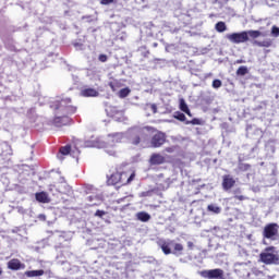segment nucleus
<instances>
[{
  "label": "nucleus",
  "mask_w": 279,
  "mask_h": 279,
  "mask_svg": "<svg viewBox=\"0 0 279 279\" xmlns=\"http://www.w3.org/2000/svg\"><path fill=\"white\" fill-rule=\"evenodd\" d=\"M48 107L54 114V119L52 120L54 128L69 125L71 123V114L77 112V107L73 106L71 97L64 95L51 98L48 101Z\"/></svg>",
  "instance_id": "1"
},
{
  "label": "nucleus",
  "mask_w": 279,
  "mask_h": 279,
  "mask_svg": "<svg viewBox=\"0 0 279 279\" xmlns=\"http://www.w3.org/2000/svg\"><path fill=\"white\" fill-rule=\"evenodd\" d=\"M153 132H156V129L151 126H133L125 134L131 145H141L151 137Z\"/></svg>",
  "instance_id": "2"
},
{
  "label": "nucleus",
  "mask_w": 279,
  "mask_h": 279,
  "mask_svg": "<svg viewBox=\"0 0 279 279\" xmlns=\"http://www.w3.org/2000/svg\"><path fill=\"white\" fill-rule=\"evenodd\" d=\"M157 244L166 256H169V254H173V256H183L184 254V245L177 243L175 240L161 239Z\"/></svg>",
  "instance_id": "3"
},
{
  "label": "nucleus",
  "mask_w": 279,
  "mask_h": 279,
  "mask_svg": "<svg viewBox=\"0 0 279 279\" xmlns=\"http://www.w3.org/2000/svg\"><path fill=\"white\" fill-rule=\"evenodd\" d=\"M264 265H279L278 250L275 246H268L259 254Z\"/></svg>",
  "instance_id": "4"
},
{
  "label": "nucleus",
  "mask_w": 279,
  "mask_h": 279,
  "mask_svg": "<svg viewBox=\"0 0 279 279\" xmlns=\"http://www.w3.org/2000/svg\"><path fill=\"white\" fill-rule=\"evenodd\" d=\"M264 239V245H269V242L267 241H278L279 234H278V223L271 222L268 223L263 231Z\"/></svg>",
  "instance_id": "5"
},
{
  "label": "nucleus",
  "mask_w": 279,
  "mask_h": 279,
  "mask_svg": "<svg viewBox=\"0 0 279 279\" xmlns=\"http://www.w3.org/2000/svg\"><path fill=\"white\" fill-rule=\"evenodd\" d=\"M234 271L242 278H250V271H252V262H236L234 265Z\"/></svg>",
  "instance_id": "6"
},
{
  "label": "nucleus",
  "mask_w": 279,
  "mask_h": 279,
  "mask_svg": "<svg viewBox=\"0 0 279 279\" xmlns=\"http://www.w3.org/2000/svg\"><path fill=\"white\" fill-rule=\"evenodd\" d=\"M226 38L229 40V43H232L233 45H241L250 40V38L247 37V31L227 34Z\"/></svg>",
  "instance_id": "7"
},
{
  "label": "nucleus",
  "mask_w": 279,
  "mask_h": 279,
  "mask_svg": "<svg viewBox=\"0 0 279 279\" xmlns=\"http://www.w3.org/2000/svg\"><path fill=\"white\" fill-rule=\"evenodd\" d=\"M199 276L205 279H226L223 277V269L215 268L199 271Z\"/></svg>",
  "instance_id": "8"
},
{
  "label": "nucleus",
  "mask_w": 279,
  "mask_h": 279,
  "mask_svg": "<svg viewBox=\"0 0 279 279\" xmlns=\"http://www.w3.org/2000/svg\"><path fill=\"white\" fill-rule=\"evenodd\" d=\"M167 143V135L163 132L158 131L151 136L150 146L155 149L158 147H162Z\"/></svg>",
  "instance_id": "9"
},
{
  "label": "nucleus",
  "mask_w": 279,
  "mask_h": 279,
  "mask_svg": "<svg viewBox=\"0 0 279 279\" xmlns=\"http://www.w3.org/2000/svg\"><path fill=\"white\" fill-rule=\"evenodd\" d=\"M123 138H125V134H123V133L109 134L107 145L109 147H114V145H117V143H121V141H123Z\"/></svg>",
  "instance_id": "10"
},
{
  "label": "nucleus",
  "mask_w": 279,
  "mask_h": 279,
  "mask_svg": "<svg viewBox=\"0 0 279 279\" xmlns=\"http://www.w3.org/2000/svg\"><path fill=\"white\" fill-rule=\"evenodd\" d=\"M235 184H236V181L234 180V178H232V175L225 174L222 177V189H223V191H230V189H232Z\"/></svg>",
  "instance_id": "11"
},
{
  "label": "nucleus",
  "mask_w": 279,
  "mask_h": 279,
  "mask_svg": "<svg viewBox=\"0 0 279 279\" xmlns=\"http://www.w3.org/2000/svg\"><path fill=\"white\" fill-rule=\"evenodd\" d=\"M123 175H125V174L121 173V172L112 173L108 178L107 183L109 184V186H114L116 184H123V181H121Z\"/></svg>",
  "instance_id": "12"
},
{
  "label": "nucleus",
  "mask_w": 279,
  "mask_h": 279,
  "mask_svg": "<svg viewBox=\"0 0 279 279\" xmlns=\"http://www.w3.org/2000/svg\"><path fill=\"white\" fill-rule=\"evenodd\" d=\"M80 95L81 97H99V92L93 87L84 86Z\"/></svg>",
  "instance_id": "13"
},
{
  "label": "nucleus",
  "mask_w": 279,
  "mask_h": 279,
  "mask_svg": "<svg viewBox=\"0 0 279 279\" xmlns=\"http://www.w3.org/2000/svg\"><path fill=\"white\" fill-rule=\"evenodd\" d=\"M201 100L206 106H210V104H213V101H215V95L213 94V92L206 90L205 93H203L201 95Z\"/></svg>",
  "instance_id": "14"
},
{
  "label": "nucleus",
  "mask_w": 279,
  "mask_h": 279,
  "mask_svg": "<svg viewBox=\"0 0 279 279\" xmlns=\"http://www.w3.org/2000/svg\"><path fill=\"white\" fill-rule=\"evenodd\" d=\"M35 199L36 202H39V204H49V202H51V198L47 192L35 193Z\"/></svg>",
  "instance_id": "15"
},
{
  "label": "nucleus",
  "mask_w": 279,
  "mask_h": 279,
  "mask_svg": "<svg viewBox=\"0 0 279 279\" xmlns=\"http://www.w3.org/2000/svg\"><path fill=\"white\" fill-rule=\"evenodd\" d=\"M166 160L165 156L158 153L153 154L149 158L150 165H165Z\"/></svg>",
  "instance_id": "16"
},
{
  "label": "nucleus",
  "mask_w": 279,
  "mask_h": 279,
  "mask_svg": "<svg viewBox=\"0 0 279 279\" xmlns=\"http://www.w3.org/2000/svg\"><path fill=\"white\" fill-rule=\"evenodd\" d=\"M8 268L12 271H19V269H23V264L19 259H11L8 262Z\"/></svg>",
  "instance_id": "17"
},
{
  "label": "nucleus",
  "mask_w": 279,
  "mask_h": 279,
  "mask_svg": "<svg viewBox=\"0 0 279 279\" xmlns=\"http://www.w3.org/2000/svg\"><path fill=\"white\" fill-rule=\"evenodd\" d=\"M85 147H96L97 149H104L106 147V142L97 141H86Z\"/></svg>",
  "instance_id": "18"
},
{
  "label": "nucleus",
  "mask_w": 279,
  "mask_h": 279,
  "mask_svg": "<svg viewBox=\"0 0 279 279\" xmlns=\"http://www.w3.org/2000/svg\"><path fill=\"white\" fill-rule=\"evenodd\" d=\"M137 221H142V223H147V221H149V219H151V215H149V213L147 211H138L135 215Z\"/></svg>",
  "instance_id": "19"
},
{
  "label": "nucleus",
  "mask_w": 279,
  "mask_h": 279,
  "mask_svg": "<svg viewBox=\"0 0 279 279\" xmlns=\"http://www.w3.org/2000/svg\"><path fill=\"white\" fill-rule=\"evenodd\" d=\"M25 276H26L27 278H38V277H40V276H45V270H43V269H38V270H27V271L25 272Z\"/></svg>",
  "instance_id": "20"
},
{
  "label": "nucleus",
  "mask_w": 279,
  "mask_h": 279,
  "mask_svg": "<svg viewBox=\"0 0 279 279\" xmlns=\"http://www.w3.org/2000/svg\"><path fill=\"white\" fill-rule=\"evenodd\" d=\"M207 213H210L211 215H221V207L217 204H209L207 206Z\"/></svg>",
  "instance_id": "21"
},
{
  "label": "nucleus",
  "mask_w": 279,
  "mask_h": 279,
  "mask_svg": "<svg viewBox=\"0 0 279 279\" xmlns=\"http://www.w3.org/2000/svg\"><path fill=\"white\" fill-rule=\"evenodd\" d=\"M215 29L218 34H223V32H228V25H226V22L220 21L215 24Z\"/></svg>",
  "instance_id": "22"
},
{
  "label": "nucleus",
  "mask_w": 279,
  "mask_h": 279,
  "mask_svg": "<svg viewBox=\"0 0 279 279\" xmlns=\"http://www.w3.org/2000/svg\"><path fill=\"white\" fill-rule=\"evenodd\" d=\"M87 202H90L92 206H97L101 202V196L92 194L87 196Z\"/></svg>",
  "instance_id": "23"
},
{
  "label": "nucleus",
  "mask_w": 279,
  "mask_h": 279,
  "mask_svg": "<svg viewBox=\"0 0 279 279\" xmlns=\"http://www.w3.org/2000/svg\"><path fill=\"white\" fill-rule=\"evenodd\" d=\"M235 73L239 77H243L250 73V69H247L245 65H241Z\"/></svg>",
  "instance_id": "24"
},
{
  "label": "nucleus",
  "mask_w": 279,
  "mask_h": 279,
  "mask_svg": "<svg viewBox=\"0 0 279 279\" xmlns=\"http://www.w3.org/2000/svg\"><path fill=\"white\" fill-rule=\"evenodd\" d=\"M130 93H132V89H130V87H124L118 92V96L120 97V99H125V97H128Z\"/></svg>",
  "instance_id": "25"
},
{
  "label": "nucleus",
  "mask_w": 279,
  "mask_h": 279,
  "mask_svg": "<svg viewBox=\"0 0 279 279\" xmlns=\"http://www.w3.org/2000/svg\"><path fill=\"white\" fill-rule=\"evenodd\" d=\"M173 118L177 119V121H181V122H184L186 123V116L184 114V112H181V111H175L173 113Z\"/></svg>",
  "instance_id": "26"
},
{
  "label": "nucleus",
  "mask_w": 279,
  "mask_h": 279,
  "mask_svg": "<svg viewBox=\"0 0 279 279\" xmlns=\"http://www.w3.org/2000/svg\"><path fill=\"white\" fill-rule=\"evenodd\" d=\"M247 38H259L263 33L260 31H246Z\"/></svg>",
  "instance_id": "27"
},
{
  "label": "nucleus",
  "mask_w": 279,
  "mask_h": 279,
  "mask_svg": "<svg viewBox=\"0 0 279 279\" xmlns=\"http://www.w3.org/2000/svg\"><path fill=\"white\" fill-rule=\"evenodd\" d=\"M59 153L61 154V156H69V154H71V145L62 146L59 149Z\"/></svg>",
  "instance_id": "28"
},
{
  "label": "nucleus",
  "mask_w": 279,
  "mask_h": 279,
  "mask_svg": "<svg viewBox=\"0 0 279 279\" xmlns=\"http://www.w3.org/2000/svg\"><path fill=\"white\" fill-rule=\"evenodd\" d=\"M185 125H202V120L199 118H194L191 121H185Z\"/></svg>",
  "instance_id": "29"
},
{
  "label": "nucleus",
  "mask_w": 279,
  "mask_h": 279,
  "mask_svg": "<svg viewBox=\"0 0 279 279\" xmlns=\"http://www.w3.org/2000/svg\"><path fill=\"white\" fill-rule=\"evenodd\" d=\"M238 168L239 171H250V169H252V166L250 163L239 162Z\"/></svg>",
  "instance_id": "30"
},
{
  "label": "nucleus",
  "mask_w": 279,
  "mask_h": 279,
  "mask_svg": "<svg viewBox=\"0 0 279 279\" xmlns=\"http://www.w3.org/2000/svg\"><path fill=\"white\" fill-rule=\"evenodd\" d=\"M213 88L219 89L221 86H223V83L219 78H215L211 83Z\"/></svg>",
  "instance_id": "31"
},
{
  "label": "nucleus",
  "mask_w": 279,
  "mask_h": 279,
  "mask_svg": "<svg viewBox=\"0 0 279 279\" xmlns=\"http://www.w3.org/2000/svg\"><path fill=\"white\" fill-rule=\"evenodd\" d=\"M180 110L181 112H186V110H189V105H186L184 98L180 99Z\"/></svg>",
  "instance_id": "32"
},
{
  "label": "nucleus",
  "mask_w": 279,
  "mask_h": 279,
  "mask_svg": "<svg viewBox=\"0 0 279 279\" xmlns=\"http://www.w3.org/2000/svg\"><path fill=\"white\" fill-rule=\"evenodd\" d=\"M257 47H271L270 40H264V41H254Z\"/></svg>",
  "instance_id": "33"
},
{
  "label": "nucleus",
  "mask_w": 279,
  "mask_h": 279,
  "mask_svg": "<svg viewBox=\"0 0 279 279\" xmlns=\"http://www.w3.org/2000/svg\"><path fill=\"white\" fill-rule=\"evenodd\" d=\"M155 192H156V190H148V191L142 192L140 194V196L141 197H151V195H154Z\"/></svg>",
  "instance_id": "34"
},
{
  "label": "nucleus",
  "mask_w": 279,
  "mask_h": 279,
  "mask_svg": "<svg viewBox=\"0 0 279 279\" xmlns=\"http://www.w3.org/2000/svg\"><path fill=\"white\" fill-rule=\"evenodd\" d=\"M146 108H149L153 114H156L158 112V106H156V104H147Z\"/></svg>",
  "instance_id": "35"
},
{
  "label": "nucleus",
  "mask_w": 279,
  "mask_h": 279,
  "mask_svg": "<svg viewBox=\"0 0 279 279\" xmlns=\"http://www.w3.org/2000/svg\"><path fill=\"white\" fill-rule=\"evenodd\" d=\"M271 36H274L275 38H278V36H279V27L278 26L271 27Z\"/></svg>",
  "instance_id": "36"
},
{
  "label": "nucleus",
  "mask_w": 279,
  "mask_h": 279,
  "mask_svg": "<svg viewBox=\"0 0 279 279\" xmlns=\"http://www.w3.org/2000/svg\"><path fill=\"white\" fill-rule=\"evenodd\" d=\"M73 46L76 49V51H84V44L76 41L73 44Z\"/></svg>",
  "instance_id": "37"
},
{
  "label": "nucleus",
  "mask_w": 279,
  "mask_h": 279,
  "mask_svg": "<svg viewBox=\"0 0 279 279\" xmlns=\"http://www.w3.org/2000/svg\"><path fill=\"white\" fill-rule=\"evenodd\" d=\"M106 215H107V213L105 210H100V209L96 210V213H95V217H98L99 219H102L104 216H106Z\"/></svg>",
  "instance_id": "38"
},
{
  "label": "nucleus",
  "mask_w": 279,
  "mask_h": 279,
  "mask_svg": "<svg viewBox=\"0 0 279 279\" xmlns=\"http://www.w3.org/2000/svg\"><path fill=\"white\" fill-rule=\"evenodd\" d=\"M105 151L106 154H108L109 156H114L117 153L114 151V149H108V144L105 143Z\"/></svg>",
  "instance_id": "39"
},
{
  "label": "nucleus",
  "mask_w": 279,
  "mask_h": 279,
  "mask_svg": "<svg viewBox=\"0 0 279 279\" xmlns=\"http://www.w3.org/2000/svg\"><path fill=\"white\" fill-rule=\"evenodd\" d=\"M98 60H99V62H108V56L99 54Z\"/></svg>",
  "instance_id": "40"
},
{
  "label": "nucleus",
  "mask_w": 279,
  "mask_h": 279,
  "mask_svg": "<svg viewBox=\"0 0 279 279\" xmlns=\"http://www.w3.org/2000/svg\"><path fill=\"white\" fill-rule=\"evenodd\" d=\"M110 3H114V0H100L101 5H110Z\"/></svg>",
  "instance_id": "41"
},
{
  "label": "nucleus",
  "mask_w": 279,
  "mask_h": 279,
  "mask_svg": "<svg viewBox=\"0 0 279 279\" xmlns=\"http://www.w3.org/2000/svg\"><path fill=\"white\" fill-rule=\"evenodd\" d=\"M134 178H136V174L131 173V175L126 180V184H130V182H132L134 180Z\"/></svg>",
  "instance_id": "42"
},
{
  "label": "nucleus",
  "mask_w": 279,
  "mask_h": 279,
  "mask_svg": "<svg viewBox=\"0 0 279 279\" xmlns=\"http://www.w3.org/2000/svg\"><path fill=\"white\" fill-rule=\"evenodd\" d=\"M166 151H167L168 154H173V151H175V148H174V147H167V148H166Z\"/></svg>",
  "instance_id": "43"
},
{
  "label": "nucleus",
  "mask_w": 279,
  "mask_h": 279,
  "mask_svg": "<svg viewBox=\"0 0 279 279\" xmlns=\"http://www.w3.org/2000/svg\"><path fill=\"white\" fill-rule=\"evenodd\" d=\"M235 199H239L240 202H243V199H245V196H243V195H236L235 194Z\"/></svg>",
  "instance_id": "44"
},
{
  "label": "nucleus",
  "mask_w": 279,
  "mask_h": 279,
  "mask_svg": "<svg viewBox=\"0 0 279 279\" xmlns=\"http://www.w3.org/2000/svg\"><path fill=\"white\" fill-rule=\"evenodd\" d=\"M235 64H245V60H243V59H238V60L235 61Z\"/></svg>",
  "instance_id": "45"
},
{
  "label": "nucleus",
  "mask_w": 279,
  "mask_h": 279,
  "mask_svg": "<svg viewBox=\"0 0 279 279\" xmlns=\"http://www.w3.org/2000/svg\"><path fill=\"white\" fill-rule=\"evenodd\" d=\"M194 245H195V244H193V242H191V241L187 242V247H189V250H193Z\"/></svg>",
  "instance_id": "46"
},
{
  "label": "nucleus",
  "mask_w": 279,
  "mask_h": 279,
  "mask_svg": "<svg viewBox=\"0 0 279 279\" xmlns=\"http://www.w3.org/2000/svg\"><path fill=\"white\" fill-rule=\"evenodd\" d=\"M185 114H187V117H193V113H191V109L184 111Z\"/></svg>",
  "instance_id": "47"
},
{
  "label": "nucleus",
  "mask_w": 279,
  "mask_h": 279,
  "mask_svg": "<svg viewBox=\"0 0 279 279\" xmlns=\"http://www.w3.org/2000/svg\"><path fill=\"white\" fill-rule=\"evenodd\" d=\"M109 86H110V88L114 92V90H117L116 88H114V84L113 83H109Z\"/></svg>",
  "instance_id": "48"
},
{
  "label": "nucleus",
  "mask_w": 279,
  "mask_h": 279,
  "mask_svg": "<svg viewBox=\"0 0 279 279\" xmlns=\"http://www.w3.org/2000/svg\"><path fill=\"white\" fill-rule=\"evenodd\" d=\"M236 193H241V190H240V189H236V190L234 191V195H236Z\"/></svg>",
  "instance_id": "49"
},
{
  "label": "nucleus",
  "mask_w": 279,
  "mask_h": 279,
  "mask_svg": "<svg viewBox=\"0 0 279 279\" xmlns=\"http://www.w3.org/2000/svg\"><path fill=\"white\" fill-rule=\"evenodd\" d=\"M72 77H73V81H74V82H77V76L72 75Z\"/></svg>",
  "instance_id": "50"
},
{
  "label": "nucleus",
  "mask_w": 279,
  "mask_h": 279,
  "mask_svg": "<svg viewBox=\"0 0 279 279\" xmlns=\"http://www.w3.org/2000/svg\"><path fill=\"white\" fill-rule=\"evenodd\" d=\"M153 47H158V44H157V43H154V44H153Z\"/></svg>",
  "instance_id": "51"
},
{
  "label": "nucleus",
  "mask_w": 279,
  "mask_h": 279,
  "mask_svg": "<svg viewBox=\"0 0 279 279\" xmlns=\"http://www.w3.org/2000/svg\"><path fill=\"white\" fill-rule=\"evenodd\" d=\"M83 19H90V16H83Z\"/></svg>",
  "instance_id": "52"
},
{
  "label": "nucleus",
  "mask_w": 279,
  "mask_h": 279,
  "mask_svg": "<svg viewBox=\"0 0 279 279\" xmlns=\"http://www.w3.org/2000/svg\"><path fill=\"white\" fill-rule=\"evenodd\" d=\"M1 274H3V271L0 269V276H1Z\"/></svg>",
  "instance_id": "53"
}]
</instances>
